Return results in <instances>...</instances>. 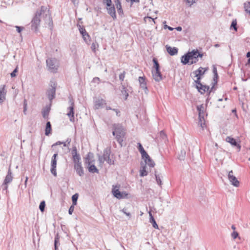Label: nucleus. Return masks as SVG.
<instances>
[{
  "instance_id": "7c9ffc66",
  "label": "nucleus",
  "mask_w": 250,
  "mask_h": 250,
  "mask_svg": "<svg viewBox=\"0 0 250 250\" xmlns=\"http://www.w3.org/2000/svg\"><path fill=\"white\" fill-rule=\"evenodd\" d=\"M153 62V67L155 68V70H160V64L156 58H154L152 60Z\"/></svg>"
},
{
  "instance_id": "2eb2a0df",
  "label": "nucleus",
  "mask_w": 250,
  "mask_h": 250,
  "mask_svg": "<svg viewBox=\"0 0 250 250\" xmlns=\"http://www.w3.org/2000/svg\"><path fill=\"white\" fill-rule=\"evenodd\" d=\"M153 78L156 82H160L162 80V75L160 70L152 71Z\"/></svg>"
},
{
  "instance_id": "ddd939ff",
  "label": "nucleus",
  "mask_w": 250,
  "mask_h": 250,
  "mask_svg": "<svg viewBox=\"0 0 250 250\" xmlns=\"http://www.w3.org/2000/svg\"><path fill=\"white\" fill-rule=\"evenodd\" d=\"M196 88L201 94H204L206 92H208L209 89V86L203 85L201 83L200 84H197Z\"/></svg>"
},
{
  "instance_id": "4d7b16f0",
  "label": "nucleus",
  "mask_w": 250,
  "mask_h": 250,
  "mask_svg": "<svg viewBox=\"0 0 250 250\" xmlns=\"http://www.w3.org/2000/svg\"><path fill=\"white\" fill-rule=\"evenodd\" d=\"M83 37V40L84 41V42H86L87 43H88V42L90 41V37H89L88 38V37H86V36H82Z\"/></svg>"
},
{
  "instance_id": "0e129e2a",
  "label": "nucleus",
  "mask_w": 250,
  "mask_h": 250,
  "mask_svg": "<svg viewBox=\"0 0 250 250\" xmlns=\"http://www.w3.org/2000/svg\"><path fill=\"white\" fill-rule=\"evenodd\" d=\"M71 1L75 5H78L79 4V0H71Z\"/></svg>"
},
{
  "instance_id": "dca6fc26",
  "label": "nucleus",
  "mask_w": 250,
  "mask_h": 250,
  "mask_svg": "<svg viewBox=\"0 0 250 250\" xmlns=\"http://www.w3.org/2000/svg\"><path fill=\"white\" fill-rule=\"evenodd\" d=\"M226 140L227 142L229 143L232 146H236L239 150L241 149V146L236 142V140L233 138L229 136L227 137Z\"/></svg>"
},
{
  "instance_id": "412c9836",
  "label": "nucleus",
  "mask_w": 250,
  "mask_h": 250,
  "mask_svg": "<svg viewBox=\"0 0 250 250\" xmlns=\"http://www.w3.org/2000/svg\"><path fill=\"white\" fill-rule=\"evenodd\" d=\"M74 167L77 174H78L80 176H82L83 175L84 171L82 164L74 165Z\"/></svg>"
},
{
  "instance_id": "bf43d9fd",
  "label": "nucleus",
  "mask_w": 250,
  "mask_h": 250,
  "mask_svg": "<svg viewBox=\"0 0 250 250\" xmlns=\"http://www.w3.org/2000/svg\"><path fill=\"white\" fill-rule=\"evenodd\" d=\"M187 3L189 4V6H191V5L195 2L194 0H186Z\"/></svg>"
},
{
  "instance_id": "1a4fd4ad",
  "label": "nucleus",
  "mask_w": 250,
  "mask_h": 250,
  "mask_svg": "<svg viewBox=\"0 0 250 250\" xmlns=\"http://www.w3.org/2000/svg\"><path fill=\"white\" fill-rule=\"evenodd\" d=\"M12 179H13L12 173L10 168H9L8 170L7 174L6 175V176L5 178V179L4 180L3 183L2 185V186L3 187V190L7 189V187H8L7 185L12 182Z\"/></svg>"
},
{
  "instance_id": "bb28decb",
  "label": "nucleus",
  "mask_w": 250,
  "mask_h": 250,
  "mask_svg": "<svg viewBox=\"0 0 250 250\" xmlns=\"http://www.w3.org/2000/svg\"><path fill=\"white\" fill-rule=\"evenodd\" d=\"M197 110L198 111L199 117H202L204 119V107L203 104L197 106Z\"/></svg>"
},
{
  "instance_id": "f8f14e48",
  "label": "nucleus",
  "mask_w": 250,
  "mask_h": 250,
  "mask_svg": "<svg viewBox=\"0 0 250 250\" xmlns=\"http://www.w3.org/2000/svg\"><path fill=\"white\" fill-rule=\"evenodd\" d=\"M111 151L110 148H106L104 150L103 158L109 165H113L114 161L110 158Z\"/></svg>"
},
{
  "instance_id": "393cba45",
  "label": "nucleus",
  "mask_w": 250,
  "mask_h": 250,
  "mask_svg": "<svg viewBox=\"0 0 250 250\" xmlns=\"http://www.w3.org/2000/svg\"><path fill=\"white\" fill-rule=\"evenodd\" d=\"M52 127L51 125L50 122H47L46 124L45 129V135L46 136H49L51 134Z\"/></svg>"
},
{
  "instance_id": "338daca9",
  "label": "nucleus",
  "mask_w": 250,
  "mask_h": 250,
  "mask_svg": "<svg viewBox=\"0 0 250 250\" xmlns=\"http://www.w3.org/2000/svg\"><path fill=\"white\" fill-rule=\"evenodd\" d=\"M165 28H167L170 31H172L173 30V28L167 25L165 26Z\"/></svg>"
},
{
  "instance_id": "c9c22d12",
  "label": "nucleus",
  "mask_w": 250,
  "mask_h": 250,
  "mask_svg": "<svg viewBox=\"0 0 250 250\" xmlns=\"http://www.w3.org/2000/svg\"><path fill=\"white\" fill-rule=\"evenodd\" d=\"M78 198V194L76 193L72 197V205H76L77 204V200Z\"/></svg>"
},
{
  "instance_id": "c03bdc74",
  "label": "nucleus",
  "mask_w": 250,
  "mask_h": 250,
  "mask_svg": "<svg viewBox=\"0 0 250 250\" xmlns=\"http://www.w3.org/2000/svg\"><path fill=\"white\" fill-rule=\"evenodd\" d=\"M72 158H73V161H76L81 160L80 155L79 154H77L76 155H73V156H72Z\"/></svg>"
},
{
  "instance_id": "37998d69",
  "label": "nucleus",
  "mask_w": 250,
  "mask_h": 250,
  "mask_svg": "<svg viewBox=\"0 0 250 250\" xmlns=\"http://www.w3.org/2000/svg\"><path fill=\"white\" fill-rule=\"evenodd\" d=\"M230 28H233L235 31L237 30V22L236 20H233L231 24Z\"/></svg>"
},
{
  "instance_id": "4be33fe9",
  "label": "nucleus",
  "mask_w": 250,
  "mask_h": 250,
  "mask_svg": "<svg viewBox=\"0 0 250 250\" xmlns=\"http://www.w3.org/2000/svg\"><path fill=\"white\" fill-rule=\"evenodd\" d=\"M148 214H149V222L152 224V226L154 228H155L156 229H159L158 226L154 218L153 217V216L152 214L151 210L149 211Z\"/></svg>"
},
{
  "instance_id": "f3484780",
  "label": "nucleus",
  "mask_w": 250,
  "mask_h": 250,
  "mask_svg": "<svg viewBox=\"0 0 250 250\" xmlns=\"http://www.w3.org/2000/svg\"><path fill=\"white\" fill-rule=\"evenodd\" d=\"M142 159L145 160L146 164H147L149 167H153L155 166V164L154 162L152 160L148 154L147 156H144V157H142Z\"/></svg>"
},
{
  "instance_id": "79ce46f5",
  "label": "nucleus",
  "mask_w": 250,
  "mask_h": 250,
  "mask_svg": "<svg viewBox=\"0 0 250 250\" xmlns=\"http://www.w3.org/2000/svg\"><path fill=\"white\" fill-rule=\"evenodd\" d=\"M59 239V236L58 234H57L55 237L54 245H57V246L60 245Z\"/></svg>"
},
{
  "instance_id": "423d86ee",
  "label": "nucleus",
  "mask_w": 250,
  "mask_h": 250,
  "mask_svg": "<svg viewBox=\"0 0 250 250\" xmlns=\"http://www.w3.org/2000/svg\"><path fill=\"white\" fill-rule=\"evenodd\" d=\"M208 68H203L202 67H199L197 70L194 71L193 73L195 75V77L197 78V79L194 81L196 84H200L201 80L202 79L201 76L204 75L208 70Z\"/></svg>"
},
{
  "instance_id": "6ab92c4d",
  "label": "nucleus",
  "mask_w": 250,
  "mask_h": 250,
  "mask_svg": "<svg viewBox=\"0 0 250 250\" xmlns=\"http://www.w3.org/2000/svg\"><path fill=\"white\" fill-rule=\"evenodd\" d=\"M106 104V102L103 99H99L95 101L94 106L96 109H99Z\"/></svg>"
},
{
  "instance_id": "c756f323",
  "label": "nucleus",
  "mask_w": 250,
  "mask_h": 250,
  "mask_svg": "<svg viewBox=\"0 0 250 250\" xmlns=\"http://www.w3.org/2000/svg\"><path fill=\"white\" fill-rule=\"evenodd\" d=\"M155 176L157 184L160 187H161V186L162 185V182L161 181V177L162 176H161V175L160 174H158L156 171H155Z\"/></svg>"
},
{
  "instance_id": "a878e982",
  "label": "nucleus",
  "mask_w": 250,
  "mask_h": 250,
  "mask_svg": "<svg viewBox=\"0 0 250 250\" xmlns=\"http://www.w3.org/2000/svg\"><path fill=\"white\" fill-rule=\"evenodd\" d=\"M137 145H138L137 148H138L139 152L141 154L142 157H144V156H147V153L144 149L142 144L140 143H138Z\"/></svg>"
},
{
  "instance_id": "6e6d98bb",
  "label": "nucleus",
  "mask_w": 250,
  "mask_h": 250,
  "mask_svg": "<svg viewBox=\"0 0 250 250\" xmlns=\"http://www.w3.org/2000/svg\"><path fill=\"white\" fill-rule=\"evenodd\" d=\"M218 78V74H214L213 81H214V84L217 83Z\"/></svg>"
},
{
  "instance_id": "9d476101",
  "label": "nucleus",
  "mask_w": 250,
  "mask_h": 250,
  "mask_svg": "<svg viewBox=\"0 0 250 250\" xmlns=\"http://www.w3.org/2000/svg\"><path fill=\"white\" fill-rule=\"evenodd\" d=\"M228 179L233 186L235 187H238L239 186V182L236 178V177L233 175V172L232 170L229 171L228 175Z\"/></svg>"
},
{
  "instance_id": "680f3d73",
  "label": "nucleus",
  "mask_w": 250,
  "mask_h": 250,
  "mask_svg": "<svg viewBox=\"0 0 250 250\" xmlns=\"http://www.w3.org/2000/svg\"><path fill=\"white\" fill-rule=\"evenodd\" d=\"M113 110L116 113V115L118 117L120 116V111L117 109H113Z\"/></svg>"
},
{
  "instance_id": "0eeeda50",
  "label": "nucleus",
  "mask_w": 250,
  "mask_h": 250,
  "mask_svg": "<svg viewBox=\"0 0 250 250\" xmlns=\"http://www.w3.org/2000/svg\"><path fill=\"white\" fill-rule=\"evenodd\" d=\"M70 106L67 108V110H69L67 113V115L69 117L70 122L74 121V103L72 99H70L69 101Z\"/></svg>"
},
{
  "instance_id": "052dcab7",
  "label": "nucleus",
  "mask_w": 250,
  "mask_h": 250,
  "mask_svg": "<svg viewBox=\"0 0 250 250\" xmlns=\"http://www.w3.org/2000/svg\"><path fill=\"white\" fill-rule=\"evenodd\" d=\"M99 161L100 163H103L104 161H105V160H104L103 156H99Z\"/></svg>"
},
{
  "instance_id": "603ef678",
  "label": "nucleus",
  "mask_w": 250,
  "mask_h": 250,
  "mask_svg": "<svg viewBox=\"0 0 250 250\" xmlns=\"http://www.w3.org/2000/svg\"><path fill=\"white\" fill-rule=\"evenodd\" d=\"M74 206L75 205H72L70 207V208H69L68 209V213H69V214H72V213H73V212L74 211Z\"/></svg>"
},
{
  "instance_id": "ea45409f",
  "label": "nucleus",
  "mask_w": 250,
  "mask_h": 250,
  "mask_svg": "<svg viewBox=\"0 0 250 250\" xmlns=\"http://www.w3.org/2000/svg\"><path fill=\"white\" fill-rule=\"evenodd\" d=\"M185 155H186V152L185 150H182L181 151V154L180 155H179V156L178 157V159L180 160H183L185 158Z\"/></svg>"
},
{
  "instance_id": "72a5a7b5",
  "label": "nucleus",
  "mask_w": 250,
  "mask_h": 250,
  "mask_svg": "<svg viewBox=\"0 0 250 250\" xmlns=\"http://www.w3.org/2000/svg\"><path fill=\"white\" fill-rule=\"evenodd\" d=\"M103 2L106 5V8L114 5L112 4L111 0H103Z\"/></svg>"
},
{
  "instance_id": "aec40b11",
  "label": "nucleus",
  "mask_w": 250,
  "mask_h": 250,
  "mask_svg": "<svg viewBox=\"0 0 250 250\" xmlns=\"http://www.w3.org/2000/svg\"><path fill=\"white\" fill-rule=\"evenodd\" d=\"M166 49L167 52L168 53L169 55L171 56H174L175 55H176L178 53V48L174 47H171L170 46H168V45H167L166 46Z\"/></svg>"
},
{
  "instance_id": "4468645a",
  "label": "nucleus",
  "mask_w": 250,
  "mask_h": 250,
  "mask_svg": "<svg viewBox=\"0 0 250 250\" xmlns=\"http://www.w3.org/2000/svg\"><path fill=\"white\" fill-rule=\"evenodd\" d=\"M6 90L5 89V85L0 86V104H2L5 100Z\"/></svg>"
},
{
  "instance_id": "f704fd0d",
  "label": "nucleus",
  "mask_w": 250,
  "mask_h": 250,
  "mask_svg": "<svg viewBox=\"0 0 250 250\" xmlns=\"http://www.w3.org/2000/svg\"><path fill=\"white\" fill-rule=\"evenodd\" d=\"M50 110L49 107H47L42 111V114L43 118H45L48 116Z\"/></svg>"
},
{
  "instance_id": "774afa93",
  "label": "nucleus",
  "mask_w": 250,
  "mask_h": 250,
  "mask_svg": "<svg viewBox=\"0 0 250 250\" xmlns=\"http://www.w3.org/2000/svg\"><path fill=\"white\" fill-rule=\"evenodd\" d=\"M160 135L162 136L163 138H164V137H166V134L163 131H161L160 132Z\"/></svg>"
},
{
  "instance_id": "473e14b6",
  "label": "nucleus",
  "mask_w": 250,
  "mask_h": 250,
  "mask_svg": "<svg viewBox=\"0 0 250 250\" xmlns=\"http://www.w3.org/2000/svg\"><path fill=\"white\" fill-rule=\"evenodd\" d=\"M245 11L250 15V2H246L244 4Z\"/></svg>"
},
{
  "instance_id": "69168bd1",
  "label": "nucleus",
  "mask_w": 250,
  "mask_h": 250,
  "mask_svg": "<svg viewBox=\"0 0 250 250\" xmlns=\"http://www.w3.org/2000/svg\"><path fill=\"white\" fill-rule=\"evenodd\" d=\"M213 75L214 74H217V68L215 66H213Z\"/></svg>"
},
{
  "instance_id": "8fccbe9b",
  "label": "nucleus",
  "mask_w": 250,
  "mask_h": 250,
  "mask_svg": "<svg viewBox=\"0 0 250 250\" xmlns=\"http://www.w3.org/2000/svg\"><path fill=\"white\" fill-rule=\"evenodd\" d=\"M125 71H124L123 73H121L119 75V79L121 81H123L125 77Z\"/></svg>"
},
{
  "instance_id": "4c0bfd02",
  "label": "nucleus",
  "mask_w": 250,
  "mask_h": 250,
  "mask_svg": "<svg viewBox=\"0 0 250 250\" xmlns=\"http://www.w3.org/2000/svg\"><path fill=\"white\" fill-rule=\"evenodd\" d=\"M140 176L143 177L147 175V172L146 170V167H143L142 169L140 170Z\"/></svg>"
},
{
  "instance_id": "cd10ccee",
  "label": "nucleus",
  "mask_w": 250,
  "mask_h": 250,
  "mask_svg": "<svg viewBox=\"0 0 250 250\" xmlns=\"http://www.w3.org/2000/svg\"><path fill=\"white\" fill-rule=\"evenodd\" d=\"M93 157V153L91 152H89L86 157L85 158V164L90 165L92 164L93 161L91 160L92 158Z\"/></svg>"
},
{
  "instance_id": "6e6552de",
  "label": "nucleus",
  "mask_w": 250,
  "mask_h": 250,
  "mask_svg": "<svg viewBox=\"0 0 250 250\" xmlns=\"http://www.w3.org/2000/svg\"><path fill=\"white\" fill-rule=\"evenodd\" d=\"M58 157V153H55L51 158V173L54 176H57V157Z\"/></svg>"
},
{
  "instance_id": "e433bc0d",
  "label": "nucleus",
  "mask_w": 250,
  "mask_h": 250,
  "mask_svg": "<svg viewBox=\"0 0 250 250\" xmlns=\"http://www.w3.org/2000/svg\"><path fill=\"white\" fill-rule=\"evenodd\" d=\"M45 207V202L44 201H42L39 205V209L41 212H43L44 211Z\"/></svg>"
},
{
  "instance_id": "09e8293b",
  "label": "nucleus",
  "mask_w": 250,
  "mask_h": 250,
  "mask_svg": "<svg viewBox=\"0 0 250 250\" xmlns=\"http://www.w3.org/2000/svg\"><path fill=\"white\" fill-rule=\"evenodd\" d=\"M72 155L77 154V147L76 146H73L71 151Z\"/></svg>"
},
{
  "instance_id": "f257e3e1",
  "label": "nucleus",
  "mask_w": 250,
  "mask_h": 250,
  "mask_svg": "<svg viewBox=\"0 0 250 250\" xmlns=\"http://www.w3.org/2000/svg\"><path fill=\"white\" fill-rule=\"evenodd\" d=\"M41 18L46 23L48 24L49 27H52L53 21L49 14V11L46 7L42 6L40 10L37 11L31 21V27L32 30L37 31Z\"/></svg>"
},
{
  "instance_id": "de8ad7c7",
  "label": "nucleus",
  "mask_w": 250,
  "mask_h": 250,
  "mask_svg": "<svg viewBox=\"0 0 250 250\" xmlns=\"http://www.w3.org/2000/svg\"><path fill=\"white\" fill-rule=\"evenodd\" d=\"M15 28H16L17 31L19 33H20L24 29L23 27L19 26H15Z\"/></svg>"
},
{
  "instance_id": "a211bd4d",
  "label": "nucleus",
  "mask_w": 250,
  "mask_h": 250,
  "mask_svg": "<svg viewBox=\"0 0 250 250\" xmlns=\"http://www.w3.org/2000/svg\"><path fill=\"white\" fill-rule=\"evenodd\" d=\"M106 10L108 14L110 15L114 20L116 19L117 17L116 15V10L114 5L110 7H107L106 8Z\"/></svg>"
},
{
  "instance_id": "864d4df0",
  "label": "nucleus",
  "mask_w": 250,
  "mask_h": 250,
  "mask_svg": "<svg viewBox=\"0 0 250 250\" xmlns=\"http://www.w3.org/2000/svg\"><path fill=\"white\" fill-rule=\"evenodd\" d=\"M122 211L125 214V215H126L127 216L129 217V218H130L131 217V214L129 213V212H126V208H124L122 210Z\"/></svg>"
},
{
  "instance_id": "58836bf2",
  "label": "nucleus",
  "mask_w": 250,
  "mask_h": 250,
  "mask_svg": "<svg viewBox=\"0 0 250 250\" xmlns=\"http://www.w3.org/2000/svg\"><path fill=\"white\" fill-rule=\"evenodd\" d=\"M199 125H200L202 128H204L205 127V120L204 119L203 120L202 117H199Z\"/></svg>"
},
{
  "instance_id": "e2e57ef3",
  "label": "nucleus",
  "mask_w": 250,
  "mask_h": 250,
  "mask_svg": "<svg viewBox=\"0 0 250 250\" xmlns=\"http://www.w3.org/2000/svg\"><path fill=\"white\" fill-rule=\"evenodd\" d=\"M62 143H63V142L58 141V142H57L56 143L54 144L52 146V147H53L54 146H58V145H62Z\"/></svg>"
},
{
  "instance_id": "3c124183",
  "label": "nucleus",
  "mask_w": 250,
  "mask_h": 250,
  "mask_svg": "<svg viewBox=\"0 0 250 250\" xmlns=\"http://www.w3.org/2000/svg\"><path fill=\"white\" fill-rule=\"evenodd\" d=\"M100 82V79L99 77H94L92 81V83H99Z\"/></svg>"
},
{
  "instance_id": "b1692460",
  "label": "nucleus",
  "mask_w": 250,
  "mask_h": 250,
  "mask_svg": "<svg viewBox=\"0 0 250 250\" xmlns=\"http://www.w3.org/2000/svg\"><path fill=\"white\" fill-rule=\"evenodd\" d=\"M77 26L79 29V32L82 36H86L88 38L89 37V35L86 31L84 27L83 26L80 25L79 24H77Z\"/></svg>"
},
{
  "instance_id": "c85d7f7f",
  "label": "nucleus",
  "mask_w": 250,
  "mask_h": 250,
  "mask_svg": "<svg viewBox=\"0 0 250 250\" xmlns=\"http://www.w3.org/2000/svg\"><path fill=\"white\" fill-rule=\"evenodd\" d=\"M88 171L90 173H99V170L97 169V168L96 167V166L94 165L90 164V165H88Z\"/></svg>"
},
{
  "instance_id": "5701e85b",
  "label": "nucleus",
  "mask_w": 250,
  "mask_h": 250,
  "mask_svg": "<svg viewBox=\"0 0 250 250\" xmlns=\"http://www.w3.org/2000/svg\"><path fill=\"white\" fill-rule=\"evenodd\" d=\"M115 6L117 9V12L119 15L123 14V10L122 8L121 3L120 0H115Z\"/></svg>"
},
{
  "instance_id": "a19ab883",
  "label": "nucleus",
  "mask_w": 250,
  "mask_h": 250,
  "mask_svg": "<svg viewBox=\"0 0 250 250\" xmlns=\"http://www.w3.org/2000/svg\"><path fill=\"white\" fill-rule=\"evenodd\" d=\"M27 109V102L26 99L24 100L23 101V113L24 114H26V112Z\"/></svg>"
},
{
  "instance_id": "13d9d810",
  "label": "nucleus",
  "mask_w": 250,
  "mask_h": 250,
  "mask_svg": "<svg viewBox=\"0 0 250 250\" xmlns=\"http://www.w3.org/2000/svg\"><path fill=\"white\" fill-rule=\"evenodd\" d=\"M140 86L143 89H147L146 84V82L140 84Z\"/></svg>"
},
{
  "instance_id": "a18cd8bd",
  "label": "nucleus",
  "mask_w": 250,
  "mask_h": 250,
  "mask_svg": "<svg viewBox=\"0 0 250 250\" xmlns=\"http://www.w3.org/2000/svg\"><path fill=\"white\" fill-rule=\"evenodd\" d=\"M231 236L233 239H235L236 238L239 237V233L236 231H233L231 233Z\"/></svg>"
},
{
  "instance_id": "f03ea898",
  "label": "nucleus",
  "mask_w": 250,
  "mask_h": 250,
  "mask_svg": "<svg viewBox=\"0 0 250 250\" xmlns=\"http://www.w3.org/2000/svg\"><path fill=\"white\" fill-rule=\"evenodd\" d=\"M203 55V53L200 52L197 49H193L182 56L181 62L185 65L196 63L199 61V58H202Z\"/></svg>"
},
{
  "instance_id": "9b49d317",
  "label": "nucleus",
  "mask_w": 250,
  "mask_h": 250,
  "mask_svg": "<svg viewBox=\"0 0 250 250\" xmlns=\"http://www.w3.org/2000/svg\"><path fill=\"white\" fill-rule=\"evenodd\" d=\"M116 187H113L112 192L114 196L117 199H123L127 197V194L125 192H121L119 191V189H116Z\"/></svg>"
},
{
  "instance_id": "2f4dec72",
  "label": "nucleus",
  "mask_w": 250,
  "mask_h": 250,
  "mask_svg": "<svg viewBox=\"0 0 250 250\" xmlns=\"http://www.w3.org/2000/svg\"><path fill=\"white\" fill-rule=\"evenodd\" d=\"M121 92L122 95H125V100H126L128 96V93L127 91L126 87L124 85H122Z\"/></svg>"
},
{
  "instance_id": "39448f33",
  "label": "nucleus",
  "mask_w": 250,
  "mask_h": 250,
  "mask_svg": "<svg viewBox=\"0 0 250 250\" xmlns=\"http://www.w3.org/2000/svg\"><path fill=\"white\" fill-rule=\"evenodd\" d=\"M50 86V87L46 91V95L50 103H51L53 99L55 97L56 84L53 81H51Z\"/></svg>"
},
{
  "instance_id": "5fc2aeb1",
  "label": "nucleus",
  "mask_w": 250,
  "mask_h": 250,
  "mask_svg": "<svg viewBox=\"0 0 250 250\" xmlns=\"http://www.w3.org/2000/svg\"><path fill=\"white\" fill-rule=\"evenodd\" d=\"M139 82L140 84L142 83H145L146 82V80H145V77H139Z\"/></svg>"
},
{
  "instance_id": "49530a36",
  "label": "nucleus",
  "mask_w": 250,
  "mask_h": 250,
  "mask_svg": "<svg viewBox=\"0 0 250 250\" xmlns=\"http://www.w3.org/2000/svg\"><path fill=\"white\" fill-rule=\"evenodd\" d=\"M18 72V66L16 67L15 69L10 74V76L12 78V77H14L16 76V73Z\"/></svg>"
},
{
  "instance_id": "20e7f679",
  "label": "nucleus",
  "mask_w": 250,
  "mask_h": 250,
  "mask_svg": "<svg viewBox=\"0 0 250 250\" xmlns=\"http://www.w3.org/2000/svg\"><path fill=\"white\" fill-rule=\"evenodd\" d=\"M46 65L50 72L55 73L58 69L59 63L57 59L49 58L46 60Z\"/></svg>"
},
{
  "instance_id": "7ed1b4c3",
  "label": "nucleus",
  "mask_w": 250,
  "mask_h": 250,
  "mask_svg": "<svg viewBox=\"0 0 250 250\" xmlns=\"http://www.w3.org/2000/svg\"><path fill=\"white\" fill-rule=\"evenodd\" d=\"M112 134L115 136L117 142L122 146V142L125 135V131L123 125L120 124H114L112 125Z\"/></svg>"
}]
</instances>
